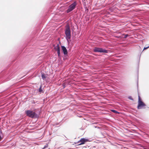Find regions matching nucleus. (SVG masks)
I'll list each match as a JSON object with an SVG mask.
<instances>
[{"mask_svg":"<svg viewBox=\"0 0 149 149\" xmlns=\"http://www.w3.org/2000/svg\"><path fill=\"white\" fill-rule=\"evenodd\" d=\"M65 34L66 35V38L67 40L70 38L71 31L70 27L68 25H67L65 26Z\"/></svg>","mask_w":149,"mask_h":149,"instance_id":"nucleus-1","label":"nucleus"},{"mask_svg":"<svg viewBox=\"0 0 149 149\" xmlns=\"http://www.w3.org/2000/svg\"><path fill=\"white\" fill-rule=\"evenodd\" d=\"M26 113V115L30 118H36L38 117L37 114L32 111L27 110Z\"/></svg>","mask_w":149,"mask_h":149,"instance_id":"nucleus-2","label":"nucleus"},{"mask_svg":"<svg viewBox=\"0 0 149 149\" xmlns=\"http://www.w3.org/2000/svg\"><path fill=\"white\" fill-rule=\"evenodd\" d=\"M137 108L138 109L144 108L146 106L145 104L142 102L139 95L138 96V101Z\"/></svg>","mask_w":149,"mask_h":149,"instance_id":"nucleus-3","label":"nucleus"},{"mask_svg":"<svg viewBox=\"0 0 149 149\" xmlns=\"http://www.w3.org/2000/svg\"><path fill=\"white\" fill-rule=\"evenodd\" d=\"M94 51L95 52H101V53H107L108 52V51L99 47H95L94 49Z\"/></svg>","mask_w":149,"mask_h":149,"instance_id":"nucleus-4","label":"nucleus"},{"mask_svg":"<svg viewBox=\"0 0 149 149\" xmlns=\"http://www.w3.org/2000/svg\"><path fill=\"white\" fill-rule=\"evenodd\" d=\"M77 5V3L76 2H74L71 4L69 6V8L67 10V13H69L74 9Z\"/></svg>","mask_w":149,"mask_h":149,"instance_id":"nucleus-5","label":"nucleus"},{"mask_svg":"<svg viewBox=\"0 0 149 149\" xmlns=\"http://www.w3.org/2000/svg\"><path fill=\"white\" fill-rule=\"evenodd\" d=\"M88 141V139L84 138H81L78 141V143H79V145H81L84 144L86 142Z\"/></svg>","mask_w":149,"mask_h":149,"instance_id":"nucleus-6","label":"nucleus"},{"mask_svg":"<svg viewBox=\"0 0 149 149\" xmlns=\"http://www.w3.org/2000/svg\"><path fill=\"white\" fill-rule=\"evenodd\" d=\"M54 48L55 50L57 51L58 56H59L60 55V48L59 45L57 44V45Z\"/></svg>","mask_w":149,"mask_h":149,"instance_id":"nucleus-7","label":"nucleus"},{"mask_svg":"<svg viewBox=\"0 0 149 149\" xmlns=\"http://www.w3.org/2000/svg\"><path fill=\"white\" fill-rule=\"evenodd\" d=\"M62 50L64 55H66L68 54L67 50L66 48L64 46H61Z\"/></svg>","mask_w":149,"mask_h":149,"instance_id":"nucleus-8","label":"nucleus"},{"mask_svg":"<svg viewBox=\"0 0 149 149\" xmlns=\"http://www.w3.org/2000/svg\"><path fill=\"white\" fill-rule=\"evenodd\" d=\"M42 77L43 80H46V78L47 77V76H46V75L45 74H42Z\"/></svg>","mask_w":149,"mask_h":149,"instance_id":"nucleus-9","label":"nucleus"},{"mask_svg":"<svg viewBox=\"0 0 149 149\" xmlns=\"http://www.w3.org/2000/svg\"><path fill=\"white\" fill-rule=\"evenodd\" d=\"M39 91L40 92H41L42 91V88L41 86H40V88H39Z\"/></svg>","mask_w":149,"mask_h":149,"instance_id":"nucleus-10","label":"nucleus"},{"mask_svg":"<svg viewBox=\"0 0 149 149\" xmlns=\"http://www.w3.org/2000/svg\"><path fill=\"white\" fill-rule=\"evenodd\" d=\"M128 98L129 99L131 100H133V99L132 98V97L131 96H129V97H128Z\"/></svg>","mask_w":149,"mask_h":149,"instance_id":"nucleus-11","label":"nucleus"},{"mask_svg":"<svg viewBox=\"0 0 149 149\" xmlns=\"http://www.w3.org/2000/svg\"><path fill=\"white\" fill-rule=\"evenodd\" d=\"M112 111H113V113H118V112L117 111H116L115 110H112Z\"/></svg>","mask_w":149,"mask_h":149,"instance_id":"nucleus-12","label":"nucleus"},{"mask_svg":"<svg viewBox=\"0 0 149 149\" xmlns=\"http://www.w3.org/2000/svg\"><path fill=\"white\" fill-rule=\"evenodd\" d=\"M48 144H47L46 146H44V148H43V149H44L45 148H46L47 147H48Z\"/></svg>","mask_w":149,"mask_h":149,"instance_id":"nucleus-13","label":"nucleus"},{"mask_svg":"<svg viewBox=\"0 0 149 149\" xmlns=\"http://www.w3.org/2000/svg\"><path fill=\"white\" fill-rule=\"evenodd\" d=\"M128 36V34H126L125 35L124 38H126Z\"/></svg>","mask_w":149,"mask_h":149,"instance_id":"nucleus-14","label":"nucleus"},{"mask_svg":"<svg viewBox=\"0 0 149 149\" xmlns=\"http://www.w3.org/2000/svg\"><path fill=\"white\" fill-rule=\"evenodd\" d=\"M148 47H149V46L146 47H145L144 48L143 50L146 49H147L148 48Z\"/></svg>","mask_w":149,"mask_h":149,"instance_id":"nucleus-15","label":"nucleus"},{"mask_svg":"<svg viewBox=\"0 0 149 149\" xmlns=\"http://www.w3.org/2000/svg\"><path fill=\"white\" fill-rule=\"evenodd\" d=\"M2 139V138L1 137V136L0 135V141Z\"/></svg>","mask_w":149,"mask_h":149,"instance_id":"nucleus-16","label":"nucleus"},{"mask_svg":"<svg viewBox=\"0 0 149 149\" xmlns=\"http://www.w3.org/2000/svg\"><path fill=\"white\" fill-rule=\"evenodd\" d=\"M0 132H1V130H0Z\"/></svg>","mask_w":149,"mask_h":149,"instance_id":"nucleus-17","label":"nucleus"}]
</instances>
